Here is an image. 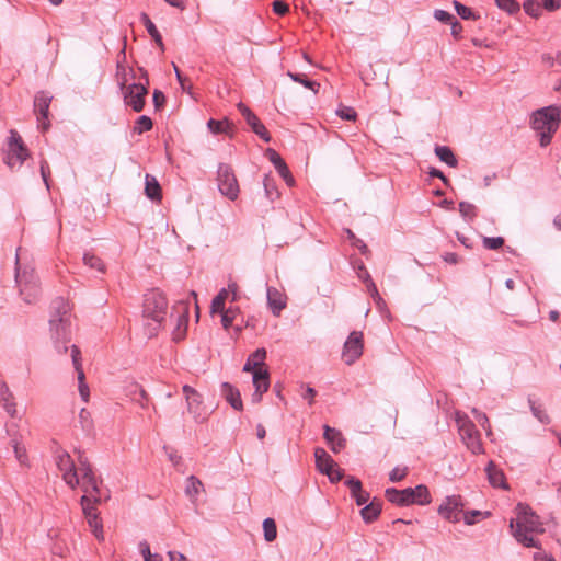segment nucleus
Returning a JSON list of instances; mask_svg holds the SVG:
<instances>
[{"label": "nucleus", "instance_id": "412c9836", "mask_svg": "<svg viewBox=\"0 0 561 561\" xmlns=\"http://www.w3.org/2000/svg\"><path fill=\"white\" fill-rule=\"evenodd\" d=\"M323 430L324 439L330 445L331 450L333 453L341 451L346 444V439L343 437L342 433L336 428L330 427L329 425H324Z\"/></svg>", "mask_w": 561, "mask_h": 561}, {"label": "nucleus", "instance_id": "ddd939ff", "mask_svg": "<svg viewBox=\"0 0 561 561\" xmlns=\"http://www.w3.org/2000/svg\"><path fill=\"white\" fill-rule=\"evenodd\" d=\"M53 96L46 91H39L34 98V112L37 118V127L46 131L50 127L49 106Z\"/></svg>", "mask_w": 561, "mask_h": 561}, {"label": "nucleus", "instance_id": "9d476101", "mask_svg": "<svg viewBox=\"0 0 561 561\" xmlns=\"http://www.w3.org/2000/svg\"><path fill=\"white\" fill-rule=\"evenodd\" d=\"M102 501V493L99 489V494L95 492L84 493L80 499V504L82 506L83 514L88 520L90 528L92 529L94 536L98 539H103V529L102 524L99 519L96 508L94 507V503H99Z\"/></svg>", "mask_w": 561, "mask_h": 561}, {"label": "nucleus", "instance_id": "4be33fe9", "mask_svg": "<svg viewBox=\"0 0 561 561\" xmlns=\"http://www.w3.org/2000/svg\"><path fill=\"white\" fill-rule=\"evenodd\" d=\"M486 477L489 480V483L493 488H499L503 490L508 489V484L505 480L504 472L495 466V463L490 460L485 467Z\"/></svg>", "mask_w": 561, "mask_h": 561}, {"label": "nucleus", "instance_id": "f03ea898", "mask_svg": "<svg viewBox=\"0 0 561 561\" xmlns=\"http://www.w3.org/2000/svg\"><path fill=\"white\" fill-rule=\"evenodd\" d=\"M516 512V519H512L510 523V528L515 540L527 548L541 549L540 541L533 537L534 533H543L539 517L529 506L523 503L517 504Z\"/></svg>", "mask_w": 561, "mask_h": 561}, {"label": "nucleus", "instance_id": "aec40b11", "mask_svg": "<svg viewBox=\"0 0 561 561\" xmlns=\"http://www.w3.org/2000/svg\"><path fill=\"white\" fill-rule=\"evenodd\" d=\"M124 391L126 397L135 403H138L142 409L147 407L148 394L138 382L134 380L127 381Z\"/></svg>", "mask_w": 561, "mask_h": 561}, {"label": "nucleus", "instance_id": "1a4fd4ad", "mask_svg": "<svg viewBox=\"0 0 561 561\" xmlns=\"http://www.w3.org/2000/svg\"><path fill=\"white\" fill-rule=\"evenodd\" d=\"M182 392L186 403V412L193 421L202 424L209 419L210 411L205 407L202 394L188 385L182 387Z\"/></svg>", "mask_w": 561, "mask_h": 561}, {"label": "nucleus", "instance_id": "a19ab883", "mask_svg": "<svg viewBox=\"0 0 561 561\" xmlns=\"http://www.w3.org/2000/svg\"><path fill=\"white\" fill-rule=\"evenodd\" d=\"M228 298V290L222 288L211 300V312H219L225 309V301Z\"/></svg>", "mask_w": 561, "mask_h": 561}, {"label": "nucleus", "instance_id": "4c0bfd02", "mask_svg": "<svg viewBox=\"0 0 561 561\" xmlns=\"http://www.w3.org/2000/svg\"><path fill=\"white\" fill-rule=\"evenodd\" d=\"M471 412L480 426L485 431V435L492 439L493 433L488 415L476 408H473Z\"/></svg>", "mask_w": 561, "mask_h": 561}, {"label": "nucleus", "instance_id": "864d4df0", "mask_svg": "<svg viewBox=\"0 0 561 561\" xmlns=\"http://www.w3.org/2000/svg\"><path fill=\"white\" fill-rule=\"evenodd\" d=\"M336 114L339 117H341L344 121H355L356 119V112L353 107L350 106H342L336 110Z\"/></svg>", "mask_w": 561, "mask_h": 561}, {"label": "nucleus", "instance_id": "473e14b6", "mask_svg": "<svg viewBox=\"0 0 561 561\" xmlns=\"http://www.w3.org/2000/svg\"><path fill=\"white\" fill-rule=\"evenodd\" d=\"M287 76L295 82L302 84L305 88L310 89L313 93H318L320 83L309 80L305 75L288 71Z\"/></svg>", "mask_w": 561, "mask_h": 561}, {"label": "nucleus", "instance_id": "39448f33", "mask_svg": "<svg viewBox=\"0 0 561 561\" xmlns=\"http://www.w3.org/2000/svg\"><path fill=\"white\" fill-rule=\"evenodd\" d=\"M560 122L561 107L558 105H549L533 113V128L539 136L541 147H546L551 142L553 134L560 126Z\"/></svg>", "mask_w": 561, "mask_h": 561}, {"label": "nucleus", "instance_id": "dca6fc26", "mask_svg": "<svg viewBox=\"0 0 561 561\" xmlns=\"http://www.w3.org/2000/svg\"><path fill=\"white\" fill-rule=\"evenodd\" d=\"M148 90L142 83H131L124 92V101L135 112H141L145 105V96Z\"/></svg>", "mask_w": 561, "mask_h": 561}, {"label": "nucleus", "instance_id": "5fc2aeb1", "mask_svg": "<svg viewBox=\"0 0 561 561\" xmlns=\"http://www.w3.org/2000/svg\"><path fill=\"white\" fill-rule=\"evenodd\" d=\"M351 496L355 500L358 506H365L366 504H368L370 500L369 493L367 491H364L363 488L360 489L359 492H355V494H352Z\"/></svg>", "mask_w": 561, "mask_h": 561}, {"label": "nucleus", "instance_id": "0e129e2a", "mask_svg": "<svg viewBox=\"0 0 561 561\" xmlns=\"http://www.w3.org/2000/svg\"><path fill=\"white\" fill-rule=\"evenodd\" d=\"M49 165L46 160L41 161V175L43 178V181L46 185V188L49 190V183H48V176H49Z\"/></svg>", "mask_w": 561, "mask_h": 561}, {"label": "nucleus", "instance_id": "37998d69", "mask_svg": "<svg viewBox=\"0 0 561 561\" xmlns=\"http://www.w3.org/2000/svg\"><path fill=\"white\" fill-rule=\"evenodd\" d=\"M208 128L214 134L227 133L230 128V123L227 118L222 121L209 119L207 123Z\"/></svg>", "mask_w": 561, "mask_h": 561}, {"label": "nucleus", "instance_id": "393cba45", "mask_svg": "<svg viewBox=\"0 0 561 561\" xmlns=\"http://www.w3.org/2000/svg\"><path fill=\"white\" fill-rule=\"evenodd\" d=\"M221 394L234 410L241 411L243 409L240 391L229 382L221 385Z\"/></svg>", "mask_w": 561, "mask_h": 561}, {"label": "nucleus", "instance_id": "09e8293b", "mask_svg": "<svg viewBox=\"0 0 561 561\" xmlns=\"http://www.w3.org/2000/svg\"><path fill=\"white\" fill-rule=\"evenodd\" d=\"M263 185H264V191H265L266 197L270 201H274V198H276L278 196V192L274 185L273 180L268 175H265Z\"/></svg>", "mask_w": 561, "mask_h": 561}, {"label": "nucleus", "instance_id": "5701e85b", "mask_svg": "<svg viewBox=\"0 0 561 561\" xmlns=\"http://www.w3.org/2000/svg\"><path fill=\"white\" fill-rule=\"evenodd\" d=\"M0 404L11 417L16 416L18 411L13 393L2 379H0Z\"/></svg>", "mask_w": 561, "mask_h": 561}, {"label": "nucleus", "instance_id": "338daca9", "mask_svg": "<svg viewBox=\"0 0 561 561\" xmlns=\"http://www.w3.org/2000/svg\"><path fill=\"white\" fill-rule=\"evenodd\" d=\"M316 390L312 388V387H309L307 386L305 388V391L304 393L301 394V397L305 399V400H308V403L309 405H311L313 403V399L316 397Z\"/></svg>", "mask_w": 561, "mask_h": 561}, {"label": "nucleus", "instance_id": "603ef678", "mask_svg": "<svg viewBox=\"0 0 561 561\" xmlns=\"http://www.w3.org/2000/svg\"><path fill=\"white\" fill-rule=\"evenodd\" d=\"M495 2L500 9L508 13H514L519 10V4L515 0H495Z\"/></svg>", "mask_w": 561, "mask_h": 561}, {"label": "nucleus", "instance_id": "052dcab7", "mask_svg": "<svg viewBox=\"0 0 561 561\" xmlns=\"http://www.w3.org/2000/svg\"><path fill=\"white\" fill-rule=\"evenodd\" d=\"M187 317H188L187 309L184 306L182 314L179 316L178 331L174 332V339H180L181 337V334H182L181 333V327L182 325H184V328L186 327Z\"/></svg>", "mask_w": 561, "mask_h": 561}, {"label": "nucleus", "instance_id": "4d7b16f0", "mask_svg": "<svg viewBox=\"0 0 561 561\" xmlns=\"http://www.w3.org/2000/svg\"><path fill=\"white\" fill-rule=\"evenodd\" d=\"M221 314V324L225 329H229L234 320V314L232 310H222L219 311Z\"/></svg>", "mask_w": 561, "mask_h": 561}, {"label": "nucleus", "instance_id": "20e7f679", "mask_svg": "<svg viewBox=\"0 0 561 561\" xmlns=\"http://www.w3.org/2000/svg\"><path fill=\"white\" fill-rule=\"evenodd\" d=\"M168 311V301L165 296L157 289H152L145 295L144 299V330L149 337L157 335L165 320Z\"/></svg>", "mask_w": 561, "mask_h": 561}, {"label": "nucleus", "instance_id": "2eb2a0df", "mask_svg": "<svg viewBox=\"0 0 561 561\" xmlns=\"http://www.w3.org/2000/svg\"><path fill=\"white\" fill-rule=\"evenodd\" d=\"M363 333L353 331L344 343L342 358L346 365L354 364L363 354Z\"/></svg>", "mask_w": 561, "mask_h": 561}, {"label": "nucleus", "instance_id": "e2e57ef3", "mask_svg": "<svg viewBox=\"0 0 561 561\" xmlns=\"http://www.w3.org/2000/svg\"><path fill=\"white\" fill-rule=\"evenodd\" d=\"M273 11L278 15H284L289 11V7L284 1L276 0L273 2Z\"/></svg>", "mask_w": 561, "mask_h": 561}, {"label": "nucleus", "instance_id": "6e6d98bb", "mask_svg": "<svg viewBox=\"0 0 561 561\" xmlns=\"http://www.w3.org/2000/svg\"><path fill=\"white\" fill-rule=\"evenodd\" d=\"M434 18L443 23H453L456 19L449 12L445 10H435Z\"/></svg>", "mask_w": 561, "mask_h": 561}, {"label": "nucleus", "instance_id": "f704fd0d", "mask_svg": "<svg viewBox=\"0 0 561 561\" xmlns=\"http://www.w3.org/2000/svg\"><path fill=\"white\" fill-rule=\"evenodd\" d=\"M83 263L88 267L95 270L100 273H104L105 271V265L103 261L92 252H85L83 254Z\"/></svg>", "mask_w": 561, "mask_h": 561}, {"label": "nucleus", "instance_id": "e433bc0d", "mask_svg": "<svg viewBox=\"0 0 561 561\" xmlns=\"http://www.w3.org/2000/svg\"><path fill=\"white\" fill-rule=\"evenodd\" d=\"M15 459L21 466L30 467L26 448L23 444L18 440H13L12 444Z\"/></svg>", "mask_w": 561, "mask_h": 561}, {"label": "nucleus", "instance_id": "4468645a", "mask_svg": "<svg viewBox=\"0 0 561 561\" xmlns=\"http://www.w3.org/2000/svg\"><path fill=\"white\" fill-rule=\"evenodd\" d=\"M465 503L460 495H449L438 507V514L450 523H458L463 513Z\"/></svg>", "mask_w": 561, "mask_h": 561}, {"label": "nucleus", "instance_id": "79ce46f5", "mask_svg": "<svg viewBox=\"0 0 561 561\" xmlns=\"http://www.w3.org/2000/svg\"><path fill=\"white\" fill-rule=\"evenodd\" d=\"M152 128V121L147 115H141L137 118L135 126H134V133L141 135L145 131H148Z\"/></svg>", "mask_w": 561, "mask_h": 561}, {"label": "nucleus", "instance_id": "2f4dec72", "mask_svg": "<svg viewBox=\"0 0 561 561\" xmlns=\"http://www.w3.org/2000/svg\"><path fill=\"white\" fill-rule=\"evenodd\" d=\"M270 161L274 164L275 169L283 179H287L289 169L287 168L283 158L273 149H267Z\"/></svg>", "mask_w": 561, "mask_h": 561}, {"label": "nucleus", "instance_id": "de8ad7c7", "mask_svg": "<svg viewBox=\"0 0 561 561\" xmlns=\"http://www.w3.org/2000/svg\"><path fill=\"white\" fill-rule=\"evenodd\" d=\"M265 358H266L265 348H257L248 357V360L251 362L254 366L262 368V365L264 364Z\"/></svg>", "mask_w": 561, "mask_h": 561}, {"label": "nucleus", "instance_id": "8fccbe9b", "mask_svg": "<svg viewBox=\"0 0 561 561\" xmlns=\"http://www.w3.org/2000/svg\"><path fill=\"white\" fill-rule=\"evenodd\" d=\"M482 243L488 250H497L504 244V239L502 237H484Z\"/></svg>", "mask_w": 561, "mask_h": 561}, {"label": "nucleus", "instance_id": "7ed1b4c3", "mask_svg": "<svg viewBox=\"0 0 561 561\" xmlns=\"http://www.w3.org/2000/svg\"><path fill=\"white\" fill-rule=\"evenodd\" d=\"M70 307L64 298H57L51 304L49 329L54 346L58 353L68 351L67 343L70 342Z\"/></svg>", "mask_w": 561, "mask_h": 561}, {"label": "nucleus", "instance_id": "f257e3e1", "mask_svg": "<svg viewBox=\"0 0 561 561\" xmlns=\"http://www.w3.org/2000/svg\"><path fill=\"white\" fill-rule=\"evenodd\" d=\"M77 461L78 466H76L75 460L66 450H59L56 453V466L64 482L71 490L81 486L84 493L95 492L99 494V484H101V480L96 478L90 462L81 451H78Z\"/></svg>", "mask_w": 561, "mask_h": 561}, {"label": "nucleus", "instance_id": "cd10ccee", "mask_svg": "<svg viewBox=\"0 0 561 561\" xmlns=\"http://www.w3.org/2000/svg\"><path fill=\"white\" fill-rule=\"evenodd\" d=\"M381 513V503L374 499L360 510V516L367 524L373 523Z\"/></svg>", "mask_w": 561, "mask_h": 561}, {"label": "nucleus", "instance_id": "6ab92c4d", "mask_svg": "<svg viewBox=\"0 0 561 561\" xmlns=\"http://www.w3.org/2000/svg\"><path fill=\"white\" fill-rule=\"evenodd\" d=\"M252 382L255 388L252 394V402L259 403L262 400L263 393H265L270 387L268 371L263 368L256 369L252 376Z\"/></svg>", "mask_w": 561, "mask_h": 561}, {"label": "nucleus", "instance_id": "6e6552de", "mask_svg": "<svg viewBox=\"0 0 561 561\" xmlns=\"http://www.w3.org/2000/svg\"><path fill=\"white\" fill-rule=\"evenodd\" d=\"M15 280L20 288V295L26 304L35 302L41 295L38 278L31 267L15 268Z\"/></svg>", "mask_w": 561, "mask_h": 561}, {"label": "nucleus", "instance_id": "0eeeda50", "mask_svg": "<svg viewBox=\"0 0 561 561\" xmlns=\"http://www.w3.org/2000/svg\"><path fill=\"white\" fill-rule=\"evenodd\" d=\"M455 421L457 424L458 433L462 443L473 455H480L484 453L482 442L480 439V433L477 430L474 423L469 419L468 415L461 412L455 413Z\"/></svg>", "mask_w": 561, "mask_h": 561}, {"label": "nucleus", "instance_id": "7c9ffc66", "mask_svg": "<svg viewBox=\"0 0 561 561\" xmlns=\"http://www.w3.org/2000/svg\"><path fill=\"white\" fill-rule=\"evenodd\" d=\"M434 151L438 159L442 162H445L448 167L455 168L457 165V159L449 147L436 146Z\"/></svg>", "mask_w": 561, "mask_h": 561}, {"label": "nucleus", "instance_id": "a211bd4d", "mask_svg": "<svg viewBox=\"0 0 561 561\" xmlns=\"http://www.w3.org/2000/svg\"><path fill=\"white\" fill-rule=\"evenodd\" d=\"M70 348H71L72 364H73V367H75V369L77 371V375H78V389H79V393H80L81 399L84 402H88L89 401V397H90V390H89L88 383L85 382V376H84V373H83V369H82L80 350L76 345H73V344L71 345Z\"/></svg>", "mask_w": 561, "mask_h": 561}, {"label": "nucleus", "instance_id": "423d86ee", "mask_svg": "<svg viewBox=\"0 0 561 561\" xmlns=\"http://www.w3.org/2000/svg\"><path fill=\"white\" fill-rule=\"evenodd\" d=\"M386 497L389 502L398 506H409L412 504L426 505L432 501L430 491L424 484L403 490L388 488L386 490Z\"/></svg>", "mask_w": 561, "mask_h": 561}, {"label": "nucleus", "instance_id": "72a5a7b5", "mask_svg": "<svg viewBox=\"0 0 561 561\" xmlns=\"http://www.w3.org/2000/svg\"><path fill=\"white\" fill-rule=\"evenodd\" d=\"M528 403L534 417H536L541 424L547 425L550 423V416L540 404H537L531 398H528Z\"/></svg>", "mask_w": 561, "mask_h": 561}, {"label": "nucleus", "instance_id": "13d9d810", "mask_svg": "<svg viewBox=\"0 0 561 561\" xmlns=\"http://www.w3.org/2000/svg\"><path fill=\"white\" fill-rule=\"evenodd\" d=\"M324 474L332 483L339 482L343 478L342 470L336 468V466L331 467Z\"/></svg>", "mask_w": 561, "mask_h": 561}, {"label": "nucleus", "instance_id": "49530a36", "mask_svg": "<svg viewBox=\"0 0 561 561\" xmlns=\"http://www.w3.org/2000/svg\"><path fill=\"white\" fill-rule=\"evenodd\" d=\"M524 10L528 15L538 18L541 14V4L538 0H527L524 2Z\"/></svg>", "mask_w": 561, "mask_h": 561}, {"label": "nucleus", "instance_id": "f8f14e48", "mask_svg": "<svg viewBox=\"0 0 561 561\" xmlns=\"http://www.w3.org/2000/svg\"><path fill=\"white\" fill-rule=\"evenodd\" d=\"M217 184L219 192L234 201L239 196V184L230 165L220 163L217 170Z\"/></svg>", "mask_w": 561, "mask_h": 561}, {"label": "nucleus", "instance_id": "3c124183", "mask_svg": "<svg viewBox=\"0 0 561 561\" xmlns=\"http://www.w3.org/2000/svg\"><path fill=\"white\" fill-rule=\"evenodd\" d=\"M454 7H455V10H456L457 14L461 19L469 20V19H473L474 18V14H473L472 10L469 7L462 4V3L458 2V1H454Z\"/></svg>", "mask_w": 561, "mask_h": 561}, {"label": "nucleus", "instance_id": "b1692460", "mask_svg": "<svg viewBox=\"0 0 561 561\" xmlns=\"http://www.w3.org/2000/svg\"><path fill=\"white\" fill-rule=\"evenodd\" d=\"M267 304L274 316H279L282 310L286 307V300L283 293L275 287H267L266 289Z\"/></svg>", "mask_w": 561, "mask_h": 561}, {"label": "nucleus", "instance_id": "58836bf2", "mask_svg": "<svg viewBox=\"0 0 561 561\" xmlns=\"http://www.w3.org/2000/svg\"><path fill=\"white\" fill-rule=\"evenodd\" d=\"M363 282L366 284L367 291L370 294V296L374 298L377 305H380L383 302L382 298L380 297L378 289L374 283V280L370 277V274L368 271H365V277H363Z\"/></svg>", "mask_w": 561, "mask_h": 561}, {"label": "nucleus", "instance_id": "c756f323", "mask_svg": "<svg viewBox=\"0 0 561 561\" xmlns=\"http://www.w3.org/2000/svg\"><path fill=\"white\" fill-rule=\"evenodd\" d=\"M140 21L144 23L147 32L149 35L153 38V41L160 46V48L163 50L164 45L162 42L161 34L159 33L158 28L156 27L154 23L150 20L148 14L141 13L140 14Z\"/></svg>", "mask_w": 561, "mask_h": 561}, {"label": "nucleus", "instance_id": "c03bdc74", "mask_svg": "<svg viewBox=\"0 0 561 561\" xmlns=\"http://www.w3.org/2000/svg\"><path fill=\"white\" fill-rule=\"evenodd\" d=\"M490 516V512H482L479 510L468 511L462 513V518L466 525H473L477 522L478 517L486 518Z\"/></svg>", "mask_w": 561, "mask_h": 561}, {"label": "nucleus", "instance_id": "a18cd8bd", "mask_svg": "<svg viewBox=\"0 0 561 561\" xmlns=\"http://www.w3.org/2000/svg\"><path fill=\"white\" fill-rule=\"evenodd\" d=\"M459 211L462 217H465L468 220H472L477 216V208L473 204L468 202H460L459 203Z\"/></svg>", "mask_w": 561, "mask_h": 561}, {"label": "nucleus", "instance_id": "9b49d317", "mask_svg": "<svg viewBox=\"0 0 561 561\" xmlns=\"http://www.w3.org/2000/svg\"><path fill=\"white\" fill-rule=\"evenodd\" d=\"M27 158L28 150L24 146L22 138L19 136L16 131L11 130L8 150L4 159L7 165L12 170L20 169Z\"/></svg>", "mask_w": 561, "mask_h": 561}, {"label": "nucleus", "instance_id": "f3484780", "mask_svg": "<svg viewBox=\"0 0 561 561\" xmlns=\"http://www.w3.org/2000/svg\"><path fill=\"white\" fill-rule=\"evenodd\" d=\"M237 108L247 121L253 133H255L265 142H270L271 136L257 116L242 102L237 104Z\"/></svg>", "mask_w": 561, "mask_h": 561}, {"label": "nucleus", "instance_id": "c85d7f7f", "mask_svg": "<svg viewBox=\"0 0 561 561\" xmlns=\"http://www.w3.org/2000/svg\"><path fill=\"white\" fill-rule=\"evenodd\" d=\"M204 490L202 481L195 477L190 476L185 482V494L191 499L192 502L197 500V496Z\"/></svg>", "mask_w": 561, "mask_h": 561}, {"label": "nucleus", "instance_id": "680f3d73", "mask_svg": "<svg viewBox=\"0 0 561 561\" xmlns=\"http://www.w3.org/2000/svg\"><path fill=\"white\" fill-rule=\"evenodd\" d=\"M407 474V469H400V468H393L389 473V480L391 482H399L401 481Z\"/></svg>", "mask_w": 561, "mask_h": 561}, {"label": "nucleus", "instance_id": "bf43d9fd", "mask_svg": "<svg viewBox=\"0 0 561 561\" xmlns=\"http://www.w3.org/2000/svg\"><path fill=\"white\" fill-rule=\"evenodd\" d=\"M345 485L348 486L351 495L355 494V492H359L360 489L363 488L362 486V482L358 479L354 478V477H348L345 480Z\"/></svg>", "mask_w": 561, "mask_h": 561}, {"label": "nucleus", "instance_id": "bb28decb", "mask_svg": "<svg viewBox=\"0 0 561 561\" xmlns=\"http://www.w3.org/2000/svg\"><path fill=\"white\" fill-rule=\"evenodd\" d=\"M316 467L321 473H325L331 467L336 466L332 457L323 449L316 448L314 450Z\"/></svg>", "mask_w": 561, "mask_h": 561}, {"label": "nucleus", "instance_id": "ea45409f", "mask_svg": "<svg viewBox=\"0 0 561 561\" xmlns=\"http://www.w3.org/2000/svg\"><path fill=\"white\" fill-rule=\"evenodd\" d=\"M139 552L144 557V561H162L163 558L159 553H152L149 547V543L146 540H142L138 545Z\"/></svg>", "mask_w": 561, "mask_h": 561}, {"label": "nucleus", "instance_id": "c9c22d12", "mask_svg": "<svg viewBox=\"0 0 561 561\" xmlns=\"http://www.w3.org/2000/svg\"><path fill=\"white\" fill-rule=\"evenodd\" d=\"M264 539L267 542H272L277 537V527L273 518L267 517L263 520Z\"/></svg>", "mask_w": 561, "mask_h": 561}, {"label": "nucleus", "instance_id": "a878e982", "mask_svg": "<svg viewBox=\"0 0 561 561\" xmlns=\"http://www.w3.org/2000/svg\"><path fill=\"white\" fill-rule=\"evenodd\" d=\"M145 194L151 201L160 202L162 198L161 187L158 180L156 176L148 173L145 176Z\"/></svg>", "mask_w": 561, "mask_h": 561}, {"label": "nucleus", "instance_id": "774afa93", "mask_svg": "<svg viewBox=\"0 0 561 561\" xmlns=\"http://www.w3.org/2000/svg\"><path fill=\"white\" fill-rule=\"evenodd\" d=\"M538 550L539 551L535 552L533 556L534 561L554 560V558L551 554L541 551V549H538Z\"/></svg>", "mask_w": 561, "mask_h": 561}, {"label": "nucleus", "instance_id": "69168bd1", "mask_svg": "<svg viewBox=\"0 0 561 561\" xmlns=\"http://www.w3.org/2000/svg\"><path fill=\"white\" fill-rule=\"evenodd\" d=\"M541 3L548 11H554L561 7V0H541Z\"/></svg>", "mask_w": 561, "mask_h": 561}]
</instances>
